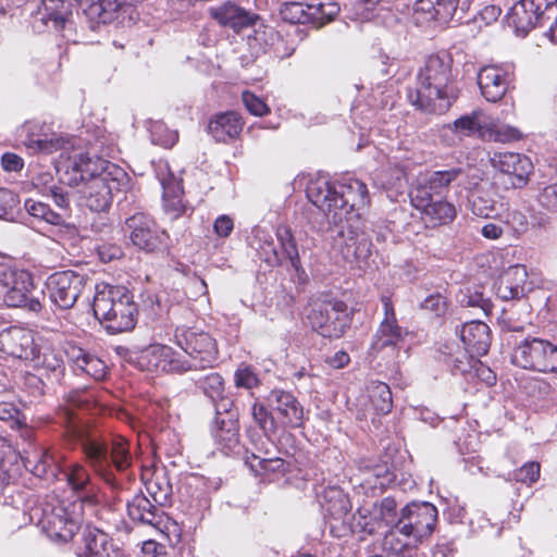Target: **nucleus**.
<instances>
[{
  "label": "nucleus",
  "instance_id": "nucleus-38",
  "mask_svg": "<svg viewBox=\"0 0 557 557\" xmlns=\"http://www.w3.org/2000/svg\"><path fill=\"white\" fill-rule=\"evenodd\" d=\"M213 437L216 446L225 454L233 453L239 445L237 421L233 417L215 419Z\"/></svg>",
  "mask_w": 557,
  "mask_h": 557
},
{
  "label": "nucleus",
  "instance_id": "nucleus-21",
  "mask_svg": "<svg viewBox=\"0 0 557 557\" xmlns=\"http://www.w3.org/2000/svg\"><path fill=\"white\" fill-rule=\"evenodd\" d=\"M324 497L326 500V522L330 532L335 537H345L351 534V525L348 524L351 504L348 496L341 490L331 488L325 493Z\"/></svg>",
  "mask_w": 557,
  "mask_h": 557
},
{
  "label": "nucleus",
  "instance_id": "nucleus-20",
  "mask_svg": "<svg viewBox=\"0 0 557 557\" xmlns=\"http://www.w3.org/2000/svg\"><path fill=\"white\" fill-rule=\"evenodd\" d=\"M132 243L141 250L154 251L164 245L165 232L145 213L138 212L125 222Z\"/></svg>",
  "mask_w": 557,
  "mask_h": 557
},
{
  "label": "nucleus",
  "instance_id": "nucleus-12",
  "mask_svg": "<svg viewBox=\"0 0 557 557\" xmlns=\"http://www.w3.org/2000/svg\"><path fill=\"white\" fill-rule=\"evenodd\" d=\"M398 521L403 537L420 543L433 533L437 509L430 503H411L403 508Z\"/></svg>",
  "mask_w": 557,
  "mask_h": 557
},
{
  "label": "nucleus",
  "instance_id": "nucleus-19",
  "mask_svg": "<svg viewBox=\"0 0 557 557\" xmlns=\"http://www.w3.org/2000/svg\"><path fill=\"white\" fill-rule=\"evenodd\" d=\"M85 15L92 22L109 24L133 21L135 9L126 0H85L82 3Z\"/></svg>",
  "mask_w": 557,
  "mask_h": 557
},
{
  "label": "nucleus",
  "instance_id": "nucleus-22",
  "mask_svg": "<svg viewBox=\"0 0 557 557\" xmlns=\"http://www.w3.org/2000/svg\"><path fill=\"white\" fill-rule=\"evenodd\" d=\"M209 15L219 25L230 28L235 33L252 27L259 21V15L245 9L233 0H226L209 9Z\"/></svg>",
  "mask_w": 557,
  "mask_h": 557
},
{
  "label": "nucleus",
  "instance_id": "nucleus-8",
  "mask_svg": "<svg viewBox=\"0 0 557 557\" xmlns=\"http://www.w3.org/2000/svg\"><path fill=\"white\" fill-rule=\"evenodd\" d=\"M32 274L25 270L0 264V296L8 307H22L30 312L42 308L37 297L30 296Z\"/></svg>",
  "mask_w": 557,
  "mask_h": 557
},
{
  "label": "nucleus",
  "instance_id": "nucleus-5",
  "mask_svg": "<svg viewBox=\"0 0 557 557\" xmlns=\"http://www.w3.org/2000/svg\"><path fill=\"white\" fill-rule=\"evenodd\" d=\"M95 290L94 314L110 333L117 334L135 327L138 310L126 287L100 283Z\"/></svg>",
  "mask_w": 557,
  "mask_h": 557
},
{
  "label": "nucleus",
  "instance_id": "nucleus-29",
  "mask_svg": "<svg viewBox=\"0 0 557 557\" xmlns=\"http://www.w3.org/2000/svg\"><path fill=\"white\" fill-rule=\"evenodd\" d=\"M78 557H124L121 549L114 547L109 535L96 528H87L83 533V543Z\"/></svg>",
  "mask_w": 557,
  "mask_h": 557
},
{
  "label": "nucleus",
  "instance_id": "nucleus-57",
  "mask_svg": "<svg viewBox=\"0 0 557 557\" xmlns=\"http://www.w3.org/2000/svg\"><path fill=\"white\" fill-rule=\"evenodd\" d=\"M234 383L237 388L252 389L260 385V380L250 366L242 363L234 373Z\"/></svg>",
  "mask_w": 557,
  "mask_h": 557
},
{
  "label": "nucleus",
  "instance_id": "nucleus-41",
  "mask_svg": "<svg viewBox=\"0 0 557 557\" xmlns=\"http://www.w3.org/2000/svg\"><path fill=\"white\" fill-rule=\"evenodd\" d=\"M24 466L38 478L47 476L49 471L53 474L52 466L54 458L49 449L34 447L32 450H24Z\"/></svg>",
  "mask_w": 557,
  "mask_h": 557
},
{
  "label": "nucleus",
  "instance_id": "nucleus-32",
  "mask_svg": "<svg viewBox=\"0 0 557 557\" xmlns=\"http://www.w3.org/2000/svg\"><path fill=\"white\" fill-rule=\"evenodd\" d=\"M459 336L465 349L471 357H481L487 354L491 346V331L487 324L481 321H470L462 325Z\"/></svg>",
  "mask_w": 557,
  "mask_h": 557
},
{
  "label": "nucleus",
  "instance_id": "nucleus-9",
  "mask_svg": "<svg viewBox=\"0 0 557 557\" xmlns=\"http://www.w3.org/2000/svg\"><path fill=\"white\" fill-rule=\"evenodd\" d=\"M515 364L543 373L557 372V345L537 337H525L512 352Z\"/></svg>",
  "mask_w": 557,
  "mask_h": 557
},
{
  "label": "nucleus",
  "instance_id": "nucleus-4",
  "mask_svg": "<svg viewBox=\"0 0 557 557\" xmlns=\"http://www.w3.org/2000/svg\"><path fill=\"white\" fill-rule=\"evenodd\" d=\"M453 59L447 53L430 55L417 74L414 87L408 89V100L424 113L443 114L457 98L453 85Z\"/></svg>",
  "mask_w": 557,
  "mask_h": 557
},
{
  "label": "nucleus",
  "instance_id": "nucleus-1",
  "mask_svg": "<svg viewBox=\"0 0 557 557\" xmlns=\"http://www.w3.org/2000/svg\"><path fill=\"white\" fill-rule=\"evenodd\" d=\"M308 199L337 227L333 247L347 262H362L371 255L372 243L364 232L360 211L369 203L367 185L352 176L336 184L324 180L311 182Z\"/></svg>",
  "mask_w": 557,
  "mask_h": 557
},
{
  "label": "nucleus",
  "instance_id": "nucleus-61",
  "mask_svg": "<svg viewBox=\"0 0 557 557\" xmlns=\"http://www.w3.org/2000/svg\"><path fill=\"white\" fill-rule=\"evenodd\" d=\"M18 203V197L15 193L7 188H0V219L12 215Z\"/></svg>",
  "mask_w": 557,
  "mask_h": 557
},
{
  "label": "nucleus",
  "instance_id": "nucleus-44",
  "mask_svg": "<svg viewBox=\"0 0 557 557\" xmlns=\"http://www.w3.org/2000/svg\"><path fill=\"white\" fill-rule=\"evenodd\" d=\"M368 393L371 404L377 413L386 414L392 410V392L386 383L371 382L368 386Z\"/></svg>",
  "mask_w": 557,
  "mask_h": 557
},
{
  "label": "nucleus",
  "instance_id": "nucleus-63",
  "mask_svg": "<svg viewBox=\"0 0 557 557\" xmlns=\"http://www.w3.org/2000/svg\"><path fill=\"white\" fill-rule=\"evenodd\" d=\"M460 302L462 306L468 307H478L481 308L484 313H488L492 309V304L488 298H485L481 292H473L471 293L468 290V294H463L462 298L460 299Z\"/></svg>",
  "mask_w": 557,
  "mask_h": 557
},
{
  "label": "nucleus",
  "instance_id": "nucleus-56",
  "mask_svg": "<svg viewBox=\"0 0 557 557\" xmlns=\"http://www.w3.org/2000/svg\"><path fill=\"white\" fill-rule=\"evenodd\" d=\"M36 366H40L49 372L54 373L59 376L64 369V362L62 357L51 349H46L41 352L39 347V357L34 360Z\"/></svg>",
  "mask_w": 557,
  "mask_h": 557
},
{
  "label": "nucleus",
  "instance_id": "nucleus-18",
  "mask_svg": "<svg viewBox=\"0 0 557 557\" xmlns=\"http://www.w3.org/2000/svg\"><path fill=\"white\" fill-rule=\"evenodd\" d=\"M412 206L422 214L426 225L437 226L451 222L456 218V208L444 197H431L424 190L410 191Z\"/></svg>",
  "mask_w": 557,
  "mask_h": 557
},
{
  "label": "nucleus",
  "instance_id": "nucleus-39",
  "mask_svg": "<svg viewBox=\"0 0 557 557\" xmlns=\"http://www.w3.org/2000/svg\"><path fill=\"white\" fill-rule=\"evenodd\" d=\"M39 14L44 23L48 24L51 22L55 29H63L72 15L71 2L64 0H42Z\"/></svg>",
  "mask_w": 557,
  "mask_h": 557
},
{
  "label": "nucleus",
  "instance_id": "nucleus-23",
  "mask_svg": "<svg viewBox=\"0 0 557 557\" xmlns=\"http://www.w3.org/2000/svg\"><path fill=\"white\" fill-rule=\"evenodd\" d=\"M381 300L383 304L384 318L375 332L371 345V349L374 351H381L386 347H396L407 335V332L398 324L391 298L383 296Z\"/></svg>",
  "mask_w": 557,
  "mask_h": 557
},
{
  "label": "nucleus",
  "instance_id": "nucleus-28",
  "mask_svg": "<svg viewBox=\"0 0 557 557\" xmlns=\"http://www.w3.org/2000/svg\"><path fill=\"white\" fill-rule=\"evenodd\" d=\"M127 515L136 523L161 530L164 521V511L150 498L143 494H136L127 503Z\"/></svg>",
  "mask_w": 557,
  "mask_h": 557
},
{
  "label": "nucleus",
  "instance_id": "nucleus-40",
  "mask_svg": "<svg viewBox=\"0 0 557 557\" xmlns=\"http://www.w3.org/2000/svg\"><path fill=\"white\" fill-rule=\"evenodd\" d=\"M35 188L46 197L53 199L55 206L62 210L70 207V197L66 189L55 184L51 173L45 172L36 175L33 180Z\"/></svg>",
  "mask_w": 557,
  "mask_h": 557
},
{
  "label": "nucleus",
  "instance_id": "nucleus-60",
  "mask_svg": "<svg viewBox=\"0 0 557 557\" xmlns=\"http://www.w3.org/2000/svg\"><path fill=\"white\" fill-rule=\"evenodd\" d=\"M504 223L515 234H522L527 232L529 225L527 215L518 210L508 211L506 213Z\"/></svg>",
  "mask_w": 557,
  "mask_h": 557
},
{
  "label": "nucleus",
  "instance_id": "nucleus-3",
  "mask_svg": "<svg viewBox=\"0 0 557 557\" xmlns=\"http://www.w3.org/2000/svg\"><path fill=\"white\" fill-rule=\"evenodd\" d=\"M65 175L69 185L83 184L81 193L85 203L95 212L107 211L113 196L126 191L131 181L121 166L82 152L69 158Z\"/></svg>",
  "mask_w": 557,
  "mask_h": 557
},
{
  "label": "nucleus",
  "instance_id": "nucleus-47",
  "mask_svg": "<svg viewBox=\"0 0 557 557\" xmlns=\"http://www.w3.org/2000/svg\"><path fill=\"white\" fill-rule=\"evenodd\" d=\"M24 208L32 216L42 220L51 225H65L64 215L54 212L48 205L44 202L36 201L34 199H27L24 203Z\"/></svg>",
  "mask_w": 557,
  "mask_h": 557
},
{
  "label": "nucleus",
  "instance_id": "nucleus-51",
  "mask_svg": "<svg viewBox=\"0 0 557 557\" xmlns=\"http://www.w3.org/2000/svg\"><path fill=\"white\" fill-rule=\"evenodd\" d=\"M309 3L286 2L280 10L281 17L290 24H309Z\"/></svg>",
  "mask_w": 557,
  "mask_h": 557
},
{
  "label": "nucleus",
  "instance_id": "nucleus-30",
  "mask_svg": "<svg viewBox=\"0 0 557 557\" xmlns=\"http://www.w3.org/2000/svg\"><path fill=\"white\" fill-rule=\"evenodd\" d=\"M509 83V74L499 66H484L478 74L481 94L490 102L500 100L507 92Z\"/></svg>",
  "mask_w": 557,
  "mask_h": 557
},
{
  "label": "nucleus",
  "instance_id": "nucleus-58",
  "mask_svg": "<svg viewBox=\"0 0 557 557\" xmlns=\"http://www.w3.org/2000/svg\"><path fill=\"white\" fill-rule=\"evenodd\" d=\"M540 470L541 467L539 462H527L515 472V480L531 485L539 480Z\"/></svg>",
  "mask_w": 557,
  "mask_h": 557
},
{
  "label": "nucleus",
  "instance_id": "nucleus-2",
  "mask_svg": "<svg viewBox=\"0 0 557 557\" xmlns=\"http://www.w3.org/2000/svg\"><path fill=\"white\" fill-rule=\"evenodd\" d=\"M90 396L85 391L71 392L63 406L55 412V422L63 429L62 437L67 445L79 444L85 457L94 470L111 485L115 484L112 467L122 472L132 462L128 443L124 437L117 436L112 441L109 454L107 443L97 430L85 423L75 411L89 406Z\"/></svg>",
  "mask_w": 557,
  "mask_h": 557
},
{
  "label": "nucleus",
  "instance_id": "nucleus-45",
  "mask_svg": "<svg viewBox=\"0 0 557 557\" xmlns=\"http://www.w3.org/2000/svg\"><path fill=\"white\" fill-rule=\"evenodd\" d=\"M0 420L9 422L13 429H20L23 438H32L33 430L25 424V418L15 404L11 401L0 403Z\"/></svg>",
  "mask_w": 557,
  "mask_h": 557
},
{
  "label": "nucleus",
  "instance_id": "nucleus-53",
  "mask_svg": "<svg viewBox=\"0 0 557 557\" xmlns=\"http://www.w3.org/2000/svg\"><path fill=\"white\" fill-rule=\"evenodd\" d=\"M486 133L490 140L503 144L518 141L523 137L519 128L507 124L494 126Z\"/></svg>",
  "mask_w": 557,
  "mask_h": 557
},
{
  "label": "nucleus",
  "instance_id": "nucleus-52",
  "mask_svg": "<svg viewBox=\"0 0 557 557\" xmlns=\"http://www.w3.org/2000/svg\"><path fill=\"white\" fill-rule=\"evenodd\" d=\"M149 132L152 143L164 148H172L178 139L177 132L168 128L161 121L152 122L149 126Z\"/></svg>",
  "mask_w": 557,
  "mask_h": 557
},
{
  "label": "nucleus",
  "instance_id": "nucleus-27",
  "mask_svg": "<svg viewBox=\"0 0 557 557\" xmlns=\"http://www.w3.org/2000/svg\"><path fill=\"white\" fill-rule=\"evenodd\" d=\"M460 0H417L413 8L416 23L437 21L448 23L457 14Z\"/></svg>",
  "mask_w": 557,
  "mask_h": 557
},
{
  "label": "nucleus",
  "instance_id": "nucleus-37",
  "mask_svg": "<svg viewBox=\"0 0 557 557\" xmlns=\"http://www.w3.org/2000/svg\"><path fill=\"white\" fill-rule=\"evenodd\" d=\"M276 237L281 246V253H278L277 250L273 248V243H268L267 246L271 248L273 252L272 259H268V262L280 264L282 262L281 256H283L290 262V265L296 271H298L300 269L301 262L298 247L290 228L286 225H278L276 228Z\"/></svg>",
  "mask_w": 557,
  "mask_h": 557
},
{
  "label": "nucleus",
  "instance_id": "nucleus-34",
  "mask_svg": "<svg viewBox=\"0 0 557 557\" xmlns=\"http://www.w3.org/2000/svg\"><path fill=\"white\" fill-rule=\"evenodd\" d=\"M244 121L235 111L214 114L208 124V133L218 143H230L236 139L243 131Z\"/></svg>",
  "mask_w": 557,
  "mask_h": 557
},
{
  "label": "nucleus",
  "instance_id": "nucleus-10",
  "mask_svg": "<svg viewBox=\"0 0 557 557\" xmlns=\"http://www.w3.org/2000/svg\"><path fill=\"white\" fill-rule=\"evenodd\" d=\"M557 12V0H520L508 13V24L519 37L543 26Z\"/></svg>",
  "mask_w": 557,
  "mask_h": 557
},
{
  "label": "nucleus",
  "instance_id": "nucleus-54",
  "mask_svg": "<svg viewBox=\"0 0 557 557\" xmlns=\"http://www.w3.org/2000/svg\"><path fill=\"white\" fill-rule=\"evenodd\" d=\"M272 35V28L265 26L253 29L252 34L247 36V45L249 46L251 54L259 55L265 52L269 45V37Z\"/></svg>",
  "mask_w": 557,
  "mask_h": 557
},
{
  "label": "nucleus",
  "instance_id": "nucleus-62",
  "mask_svg": "<svg viewBox=\"0 0 557 557\" xmlns=\"http://www.w3.org/2000/svg\"><path fill=\"white\" fill-rule=\"evenodd\" d=\"M539 201L548 211L557 212V182L543 187L539 195Z\"/></svg>",
  "mask_w": 557,
  "mask_h": 557
},
{
  "label": "nucleus",
  "instance_id": "nucleus-16",
  "mask_svg": "<svg viewBox=\"0 0 557 557\" xmlns=\"http://www.w3.org/2000/svg\"><path fill=\"white\" fill-rule=\"evenodd\" d=\"M265 403L274 413L277 424L292 429L302 425L304 407L292 392L274 388L265 397Z\"/></svg>",
  "mask_w": 557,
  "mask_h": 557
},
{
  "label": "nucleus",
  "instance_id": "nucleus-50",
  "mask_svg": "<svg viewBox=\"0 0 557 557\" xmlns=\"http://www.w3.org/2000/svg\"><path fill=\"white\" fill-rule=\"evenodd\" d=\"M373 519L379 528L381 525L395 524L397 518V504L393 497H385L381 502L372 504Z\"/></svg>",
  "mask_w": 557,
  "mask_h": 557
},
{
  "label": "nucleus",
  "instance_id": "nucleus-15",
  "mask_svg": "<svg viewBox=\"0 0 557 557\" xmlns=\"http://www.w3.org/2000/svg\"><path fill=\"white\" fill-rule=\"evenodd\" d=\"M87 278L74 271H61L51 274L46 282L50 300L60 309H70L82 294Z\"/></svg>",
  "mask_w": 557,
  "mask_h": 557
},
{
  "label": "nucleus",
  "instance_id": "nucleus-33",
  "mask_svg": "<svg viewBox=\"0 0 557 557\" xmlns=\"http://www.w3.org/2000/svg\"><path fill=\"white\" fill-rule=\"evenodd\" d=\"M65 355L76 373H84L97 381L106 376L107 366L96 355L71 344L65 348Z\"/></svg>",
  "mask_w": 557,
  "mask_h": 557
},
{
  "label": "nucleus",
  "instance_id": "nucleus-26",
  "mask_svg": "<svg viewBox=\"0 0 557 557\" xmlns=\"http://www.w3.org/2000/svg\"><path fill=\"white\" fill-rule=\"evenodd\" d=\"M482 116V111L474 110L455 120L451 124L444 125L441 131L442 138L448 146L458 145L463 137L478 135L480 138H485L486 129Z\"/></svg>",
  "mask_w": 557,
  "mask_h": 557
},
{
  "label": "nucleus",
  "instance_id": "nucleus-24",
  "mask_svg": "<svg viewBox=\"0 0 557 557\" xmlns=\"http://www.w3.org/2000/svg\"><path fill=\"white\" fill-rule=\"evenodd\" d=\"M156 175L163 189L164 210L171 219H177L185 212L182 181L174 175L166 162L157 164Z\"/></svg>",
  "mask_w": 557,
  "mask_h": 557
},
{
  "label": "nucleus",
  "instance_id": "nucleus-13",
  "mask_svg": "<svg viewBox=\"0 0 557 557\" xmlns=\"http://www.w3.org/2000/svg\"><path fill=\"white\" fill-rule=\"evenodd\" d=\"M135 364L143 371L184 373L188 371L184 356L172 347L152 344L136 354Z\"/></svg>",
  "mask_w": 557,
  "mask_h": 557
},
{
  "label": "nucleus",
  "instance_id": "nucleus-43",
  "mask_svg": "<svg viewBox=\"0 0 557 557\" xmlns=\"http://www.w3.org/2000/svg\"><path fill=\"white\" fill-rule=\"evenodd\" d=\"M245 463L257 475H264L267 473L284 472L286 470V462L282 458H268L255 453L246 455Z\"/></svg>",
  "mask_w": 557,
  "mask_h": 557
},
{
  "label": "nucleus",
  "instance_id": "nucleus-48",
  "mask_svg": "<svg viewBox=\"0 0 557 557\" xmlns=\"http://www.w3.org/2000/svg\"><path fill=\"white\" fill-rule=\"evenodd\" d=\"M251 417L267 437L275 434L277 422L272 410L265 404L255 401L251 406Z\"/></svg>",
  "mask_w": 557,
  "mask_h": 557
},
{
  "label": "nucleus",
  "instance_id": "nucleus-17",
  "mask_svg": "<svg viewBox=\"0 0 557 557\" xmlns=\"http://www.w3.org/2000/svg\"><path fill=\"white\" fill-rule=\"evenodd\" d=\"M39 346L32 330L11 326L0 332V350L11 357L23 360L38 359Z\"/></svg>",
  "mask_w": 557,
  "mask_h": 557
},
{
  "label": "nucleus",
  "instance_id": "nucleus-36",
  "mask_svg": "<svg viewBox=\"0 0 557 557\" xmlns=\"http://www.w3.org/2000/svg\"><path fill=\"white\" fill-rule=\"evenodd\" d=\"M463 175L461 168H450L447 170L434 171L430 173L411 191H422L431 197H443L451 183L458 181Z\"/></svg>",
  "mask_w": 557,
  "mask_h": 557
},
{
  "label": "nucleus",
  "instance_id": "nucleus-55",
  "mask_svg": "<svg viewBox=\"0 0 557 557\" xmlns=\"http://www.w3.org/2000/svg\"><path fill=\"white\" fill-rule=\"evenodd\" d=\"M198 385L212 400H218L224 393V380L216 372L206 375L198 382Z\"/></svg>",
  "mask_w": 557,
  "mask_h": 557
},
{
  "label": "nucleus",
  "instance_id": "nucleus-46",
  "mask_svg": "<svg viewBox=\"0 0 557 557\" xmlns=\"http://www.w3.org/2000/svg\"><path fill=\"white\" fill-rule=\"evenodd\" d=\"M146 491L150 500L160 508L165 506L172 494V486L163 474H154L146 482Z\"/></svg>",
  "mask_w": 557,
  "mask_h": 557
},
{
  "label": "nucleus",
  "instance_id": "nucleus-31",
  "mask_svg": "<svg viewBox=\"0 0 557 557\" xmlns=\"http://www.w3.org/2000/svg\"><path fill=\"white\" fill-rule=\"evenodd\" d=\"M64 476L69 486L77 495L81 506L94 507L98 504V491L95 484L90 480V475L87 470L81 465H72L67 471L64 472Z\"/></svg>",
  "mask_w": 557,
  "mask_h": 557
},
{
  "label": "nucleus",
  "instance_id": "nucleus-59",
  "mask_svg": "<svg viewBox=\"0 0 557 557\" xmlns=\"http://www.w3.org/2000/svg\"><path fill=\"white\" fill-rule=\"evenodd\" d=\"M246 109L256 116H262L269 113L268 104L251 91H244L242 95Z\"/></svg>",
  "mask_w": 557,
  "mask_h": 557
},
{
  "label": "nucleus",
  "instance_id": "nucleus-35",
  "mask_svg": "<svg viewBox=\"0 0 557 557\" xmlns=\"http://www.w3.org/2000/svg\"><path fill=\"white\" fill-rule=\"evenodd\" d=\"M471 212L483 219H494L500 214L504 205L493 197L492 188L487 184H475L468 194Z\"/></svg>",
  "mask_w": 557,
  "mask_h": 557
},
{
  "label": "nucleus",
  "instance_id": "nucleus-11",
  "mask_svg": "<svg viewBox=\"0 0 557 557\" xmlns=\"http://www.w3.org/2000/svg\"><path fill=\"white\" fill-rule=\"evenodd\" d=\"M492 166L497 171L496 181L505 189L523 188L533 173L531 159L518 152H497L491 158Z\"/></svg>",
  "mask_w": 557,
  "mask_h": 557
},
{
  "label": "nucleus",
  "instance_id": "nucleus-14",
  "mask_svg": "<svg viewBox=\"0 0 557 557\" xmlns=\"http://www.w3.org/2000/svg\"><path fill=\"white\" fill-rule=\"evenodd\" d=\"M346 309L343 301L317 304L307 318L311 327L323 337L338 338L347 325Z\"/></svg>",
  "mask_w": 557,
  "mask_h": 557
},
{
  "label": "nucleus",
  "instance_id": "nucleus-42",
  "mask_svg": "<svg viewBox=\"0 0 557 557\" xmlns=\"http://www.w3.org/2000/svg\"><path fill=\"white\" fill-rule=\"evenodd\" d=\"M338 12V4L331 0H312L309 2L308 10L309 24L321 27L325 23L332 21Z\"/></svg>",
  "mask_w": 557,
  "mask_h": 557
},
{
  "label": "nucleus",
  "instance_id": "nucleus-25",
  "mask_svg": "<svg viewBox=\"0 0 557 557\" xmlns=\"http://www.w3.org/2000/svg\"><path fill=\"white\" fill-rule=\"evenodd\" d=\"M496 295L503 300L520 299L532 289L525 265L515 264L506 269L496 281Z\"/></svg>",
  "mask_w": 557,
  "mask_h": 557
},
{
  "label": "nucleus",
  "instance_id": "nucleus-7",
  "mask_svg": "<svg viewBox=\"0 0 557 557\" xmlns=\"http://www.w3.org/2000/svg\"><path fill=\"white\" fill-rule=\"evenodd\" d=\"M174 337L176 344L187 355V357L184 356V359L186 366H188V371L211 368L216 361V342L209 333L177 326Z\"/></svg>",
  "mask_w": 557,
  "mask_h": 557
},
{
  "label": "nucleus",
  "instance_id": "nucleus-64",
  "mask_svg": "<svg viewBox=\"0 0 557 557\" xmlns=\"http://www.w3.org/2000/svg\"><path fill=\"white\" fill-rule=\"evenodd\" d=\"M421 308L440 317L445 313L447 304L445 297L440 294L428 296L421 304Z\"/></svg>",
  "mask_w": 557,
  "mask_h": 557
},
{
  "label": "nucleus",
  "instance_id": "nucleus-49",
  "mask_svg": "<svg viewBox=\"0 0 557 557\" xmlns=\"http://www.w3.org/2000/svg\"><path fill=\"white\" fill-rule=\"evenodd\" d=\"M372 512H374L372 505L370 507L361 506L355 513L350 512L348 524L351 525V533L364 532L372 534L374 530L379 528L376 521L373 519Z\"/></svg>",
  "mask_w": 557,
  "mask_h": 557
},
{
  "label": "nucleus",
  "instance_id": "nucleus-6",
  "mask_svg": "<svg viewBox=\"0 0 557 557\" xmlns=\"http://www.w3.org/2000/svg\"><path fill=\"white\" fill-rule=\"evenodd\" d=\"M82 507L76 502L66 504L52 497L33 508L30 518L50 539L67 542L79 529Z\"/></svg>",
  "mask_w": 557,
  "mask_h": 557
}]
</instances>
